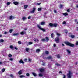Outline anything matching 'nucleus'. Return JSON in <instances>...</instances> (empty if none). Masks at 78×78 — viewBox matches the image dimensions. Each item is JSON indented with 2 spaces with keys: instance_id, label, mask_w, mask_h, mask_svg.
<instances>
[{
  "instance_id": "44",
  "label": "nucleus",
  "mask_w": 78,
  "mask_h": 78,
  "mask_svg": "<svg viewBox=\"0 0 78 78\" xmlns=\"http://www.w3.org/2000/svg\"><path fill=\"white\" fill-rule=\"evenodd\" d=\"M18 43L19 44H20V45H21L22 44L21 43V42H20V41H19L18 42Z\"/></svg>"
},
{
  "instance_id": "38",
  "label": "nucleus",
  "mask_w": 78,
  "mask_h": 78,
  "mask_svg": "<svg viewBox=\"0 0 78 78\" xmlns=\"http://www.w3.org/2000/svg\"><path fill=\"white\" fill-rule=\"evenodd\" d=\"M56 34H57V36H60V35H61V34H59L58 33H57Z\"/></svg>"
},
{
  "instance_id": "50",
  "label": "nucleus",
  "mask_w": 78,
  "mask_h": 78,
  "mask_svg": "<svg viewBox=\"0 0 78 78\" xmlns=\"http://www.w3.org/2000/svg\"><path fill=\"white\" fill-rule=\"evenodd\" d=\"M76 45H78V41L76 42Z\"/></svg>"
},
{
  "instance_id": "56",
  "label": "nucleus",
  "mask_w": 78,
  "mask_h": 78,
  "mask_svg": "<svg viewBox=\"0 0 78 78\" xmlns=\"http://www.w3.org/2000/svg\"><path fill=\"white\" fill-rule=\"evenodd\" d=\"M37 5H41V3H37Z\"/></svg>"
},
{
  "instance_id": "5",
  "label": "nucleus",
  "mask_w": 78,
  "mask_h": 78,
  "mask_svg": "<svg viewBox=\"0 0 78 78\" xmlns=\"http://www.w3.org/2000/svg\"><path fill=\"white\" fill-rule=\"evenodd\" d=\"M55 41L56 43H59V37H56L55 39Z\"/></svg>"
},
{
  "instance_id": "52",
  "label": "nucleus",
  "mask_w": 78,
  "mask_h": 78,
  "mask_svg": "<svg viewBox=\"0 0 78 78\" xmlns=\"http://www.w3.org/2000/svg\"><path fill=\"white\" fill-rule=\"evenodd\" d=\"M67 12H70V9H68L67 10Z\"/></svg>"
},
{
  "instance_id": "63",
  "label": "nucleus",
  "mask_w": 78,
  "mask_h": 78,
  "mask_svg": "<svg viewBox=\"0 0 78 78\" xmlns=\"http://www.w3.org/2000/svg\"><path fill=\"white\" fill-rule=\"evenodd\" d=\"M59 73H62V72L61 71H60Z\"/></svg>"
},
{
  "instance_id": "27",
  "label": "nucleus",
  "mask_w": 78,
  "mask_h": 78,
  "mask_svg": "<svg viewBox=\"0 0 78 78\" xmlns=\"http://www.w3.org/2000/svg\"><path fill=\"white\" fill-rule=\"evenodd\" d=\"M70 37L71 38H75V35H71Z\"/></svg>"
},
{
  "instance_id": "43",
  "label": "nucleus",
  "mask_w": 78,
  "mask_h": 78,
  "mask_svg": "<svg viewBox=\"0 0 78 78\" xmlns=\"http://www.w3.org/2000/svg\"><path fill=\"white\" fill-rule=\"evenodd\" d=\"M13 31V29H10L9 30V32H10V33H12V32Z\"/></svg>"
},
{
  "instance_id": "15",
  "label": "nucleus",
  "mask_w": 78,
  "mask_h": 78,
  "mask_svg": "<svg viewBox=\"0 0 78 78\" xmlns=\"http://www.w3.org/2000/svg\"><path fill=\"white\" fill-rule=\"evenodd\" d=\"M47 58L48 59H53L52 57L51 56H49L48 57H47Z\"/></svg>"
},
{
  "instance_id": "21",
  "label": "nucleus",
  "mask_w": 78,
  "mask_h": 78,
  "mask_svg": "<svg viewBox=\"0 0 78 78\" xmlns=\"http://www.w3.org/2000/svg\"><path fill=\"white\" fill-rule=\"evenodd\" d=\"M19 76L20 78H24V77H25V75H20Z\"/></svg>"
},
{
  "instance_id": "36",
  "label": "nucleus",
  "mask_w": 78,
  "mask_h": 78,
  "mask_svg": "<svg viewBox=\"0 0 78 78\" xmlns=\"http://www.w3.org/2000/svg\"><path fill=\"white\" fill-rule=\"evenodd\" d=\"M57 57L58 58H60L61 57V56H60V55H59L58 54L57 55Z\"/></svg>"
},
{
  "instance_id": "12",
  "label": "nucleus",
  "mask_w": 78,
  "mask_h": 78,
  "mask_svg": "<svg viewBox=\"0 0 78 78\" xmlns=\"http://www.w3.org/2000/svg\"><path fill=\"white\" fill-rule=\"evenodd\" d=\"M40 24L41 25H45V22H41V23Z\"/></svg>"
},
{
  "instance_id": "22",
  "label": "nucleus",
  "mask_w": 78,
  "mask_h": 78,
  "mask_svg": "<svg viewBox=\"0 0 78 78\" xmlns=\"http://www.w3.org/2000/svg\"><path fill=\"white\" fill-rule=\"evenodd\" d=\"M67 51L68 52V53H69V54H70V53H71V52L69 50L67 49Z\"/></svg>"
},
{
  "instance_id": "60",
  "label": "nucleus",
  "mask_w": 78,
  "mask_h": 78,
  "mask_svg": "<svg viewBox=\"0 0 78 78\" xmlns=\"http://www.w3.org/2000/svg\"><path fill=\"white\" fill-rule=\"evenodd\" d=\"M4 34H7V32H5L4 33Z\"/></svg>"
},
{
  "instance_id": "61",
  "label": "nucleus",
  "mask_w": 78,
  "mask_h": 78,
  "mask_svg": "<svg viewBox=\"0 0 78 78\" xmlns=\"http://www.w3.org/2000/svg\"><path fill=\"white\" fill-rule=\"evenodd\" d=\"M67 33H68V32L67 31L65 32L66 34H67Z\"/></svg>"
},
{
  "instance_id": "28",
  "label": "nucleus",
  "mask_w": 78,
  "mask_h": 78,
  "mask_svg": "<svg viewBox=\"0 0 78 78\" xmlns=\"http://www.w3.org/2000/svg\"><path fill=\"white\" fill-rule=\"evenodd\" d=\"M51 36L52 38L54 37V34L53 33H52Z\"/></svg>"
},
{
  "instance_id": "1",
  "label": "nucleus",
  "mask_w": 78,
  "mask_h": 78,
  "mask_svg": "<svg viewBox=\"0 0 78 78\" xmlns=\"http://www.w3.org/2000/svg\"><path fill=\"white\" fill-rule=\"evenodd\" d=\"M64 43L66 45L69 46V47H75V45H74V44H72L68 41L65 42Z\"/></svg>"
},
{
  "instance_id": "20",
  "label": "nucleus",
  "mask_w": 78,
  "mask_h": 78,
  "mask_svg": "<svg viewBox=\"0 0 78 78\" xmlns=\"http://www.w3.org/2000/svg\"><path fill=\"white\" fill-rule=\"evenodd\" d=\"M34 41H35V42H39V40L38 39L36 40V39L34 38Z\"/></svg>"
},
{
  "instance_id": "51",
  "label": "nucleus",
  "mask_w": 78,
  "mask_h": 78,
  "mask_svg": "<svg viewBox=\"0 0 78 78\" xmlns=\"http://www.w3.org/2000/svg\"><path fill=\"white\" fill-rule=\"evenodd\" d=\"M28 60L30 62H31V58H29Z\"/></svg>"
},
{
  "instance_id": "53",
  "label": "nucleus",
  "mask_w": 78,
  "mask_h": 78,
  "mask_svg": "<svg viewBox=\"0 0 78 78\" xmlns=\"http://www.w3.org/2000/svg\"><path fill=\"white\" fill-rule=\"evenodd\" d=\"M9 60H10V61H12L13 60V58H10Z\"/></svg>"
},
{
  "instance_id": "19",
  "label": "nucleus",
  "mask_w": 78,
  "mask_h": 78,
  "mask_svg": "<svg viewBox=\"0 0 78 78\" xmlns=\"http://www.w3.org/2000/svg\"><path fill=\"white\" fill-rule=\"evenodd\" d=\"M63 14L64 16H68V14L67 13H63Z\"/></svg>"
},
{
  "instance_id": "64",
  "label": "nucleus",
  "mask_w": 78,
  "mask_h": 78,
  "mask_svg": "<svg viewBox=\"0 0 78 78\" xmlns=\"http://www.w3.org/2000/svg\"><path fill=\"white\" fill-rule=\"evenodd\" d=\"M42 65H43V66H45V63H43Z\"/></svg>"
},
{
  "instance_id": "40",
  "label": "nucleus",
  "mask_w": 78,
  "mask_h": 78,
  "mask_svg": "<svg viewBox=\"0 0 78 78\" xmlns=\"http://www.w3.org/2000/svg\"><path fill=\"white\" fill-rule=\"evenodd\" d=\"M66 21H63L62 23V24H63V25H66Z\"/></svg>"
},
{
  "instance_id": "59",
  "label": "nucleus",
  "mask_w": 78,
  "mask_h": 78,
  "mask_svg": "<svg viewBox=\"0 0 78 78\" xmlns=\"http://www.w3.org/2000/svg\"><path fill=\"white\" fill-rule=\"evenodd\" d=\"M24 60L25 61H27V58H25L24 59Z\"/></svg>"
},
{
  "instance_id": "31",
  "label": "nucleus",
  "mask_w": 78,
  "mask_h": 78,
  "mask_svg": "<svg viewBox=\"0 0 78 78\" xmlns=\"http://www.w3.org/2000/svg\"><path fill=\"white\" fill-rule=\"evenodd\" d=\"M40 50H40V49H38L36 50V52H39V51H40Z\"/></svg>"
},
{
  "instance_id": "57",
  "label": "nucleus",
  "mask_w": 78,
  "mask_h": 78,
  "mask_svg": "<svg viewBox=\"0 0 78 78\" xmlns=\"http://www.w3.org/2000/svg\"><path fill=\"white\" fill-rule=\"evenodd\" d=\"M75 22H77V19H75Z\"/></svg>"
},
{
  "instance_id": "3",
  "label": "nucleus",
  "mask_w": 78,
  "mask_h": 78,
  "mask_svg": "<svg viewBox=\"0 0 78 78\" xmlns=\"http://www.w3.org/2000/svg\"><path fill=\"white\" fill-rule=\"evenodd\" d=\"M72 73L71 72V71H69V73L67 74V76L68 78H72Z\"/></svg>"
},
{
  "instance_id": "42",
  "label": "nucleus",
  "mask_w": 78,
  "mask_h": 78,
  "mask_svg": "<svg viewBox=\"0 0 78 78\" xmlns=\"http://www.w3.org/2000/svg\"><path fill=\"white\" fill-rule=\"evenodd\" d=\"M8 57H12V55L11 54H10L8 55Z\"/></svg>"
},
{
  "instance_id": "39",
  "label": "nucleus",
  "mask_w": 78,
  "mask_h": 78,
  "mask_svg": "<svg viewBox=\"0 0 78 78\" xmlns=\"http://www.w3.org/2000/svg\"><path fill=\"white\" fill-rule=\"evenodd\" d=\"M39 76L42 77L43 76V75L41 73H40L39 75Z\"/></svg>"
},
{
  "instance_id": "47",
  "label": "nucleus",
  "mask_w": 78,
  "mask_h": 78,
  "mask_svg": "<svg viewBox=\"0 0 78 78\" xmlns=\"http://www.w3.org/2000/svg\"><path fill=\"white\" fill-rule=\"evenodd\" d=\"M28 20H30L31 19V16L28 17Z\"/></svg>"
},
{
  "instance_id": "29",
  "label": "nucleus",
  "mask_w": 78,
  "mask_h": 78,
  "mask_svg": "<svg viewBox=\"0 0 78 78\" xmlns=\"http://www.w3.org/2000/svg\"><path fill=\"white\" fill-rule=\"evenodd\" d=\"M11 4V2H8L7 3V6H9V5H10Z\"/></svg>"
},
{
  "instance_id": "30",
  "label": "nucleus",
  "mask_w": 78,
  "mask_h": 78,
  "mask_svg": "<svg viewBox=\"0 0 78 78\" xmlns=\"http://www.w3.org/2000/svg\"><path fill=\"white\" fill-rule=\"evenodd\" d=\"M10 48H11V49H12V50H13V49H14V47H13V46H12V45L10 46Z\"/></svg>"
},
{
  "instance_id": "46",
  "label": "nucleus",
  "mask_w": 78,
  "mask_h": 78,
  "mask_svg": "<svg viewBox=\"0 0 78 78\" xmlns=\"http://www.w3.org/2000/svg\"><path fill=\"white\" fill-rule=\"evenodd\" d=\"M63 78H66V75H65L64 74H63Z\"/></svg>"
},
{
  "instance_id": "4",
  "label": "nucleus",
  "mask_w": 78,
  "mask_h": 78,
  "mask_svg": "<svg viewBox=\"0 0 78 78\" xmlns=\"http://www.w3.org/2000/svg\"><path fill=\"white\" fill-rule=\"evenodd\" d=\"M37 27L39 28V29H40V30H42V31H43V32H45L46 30L45 29H43V28L41 27V26H40V25H37Z\"/></svg>"
},
{
  "instance_id": "49",
  "label": "nucleus",
  "mask_w": 78,
  "mask_h": 78,
  "mask_svg": "<svg viewBox=\"0 0 78 78\" xmlns=\"http://www.w3.org/2000/svg\"><path fill=\"white\" fill-rule=\"evenodd\" d=\"M54 47H56V44H54V45H53Z\"/></svg>"
},
{
  "instance_id": "34",
  "label": "nucleus",
  "mask_w": 78,
  "mask_h": 78,
  "mask_svg": "<svg viewBox=\"0 0 78 78\" xmlns=\"http://www.w3.org/2000/svg\"><path fill=\"white\" fill-rule=\"evenodd\" d=\"M29 45H32L33 44V42H30L28 43Z\"/></svg>"
},
{
  "instance_id": "13",
  "label": "nucleus",
  "mask_w": 78,
  "mask_h": 78,
  "mask_svg": "<svg viewBox=\"0 0 78 78\" xmlns=\"http://www.w3.org/2000/svg\"><path fill=\"white\" fill-rule=\"evenodd\" d=\"M13 4H14V5H17L19 4V2H13Z\"/></svg>"
},
{
  "instance_id": "2",
  "label": "nucleus",
  "mask_w": 78,
  "mask_h": 78,
  "mask_svg": "<svg viewBox=\"0 0 78 78\" xmlns=\"http://www.w3.org/2000/svg\"><path fill=\"white\" fill-rule=\"evenodd\" d=\"M49 25L50 27H57L58 26V24L56 23L53 24L52 23H50L49 24Z\"/></svg>"
},
{
  "instance_id": "32",
  "label": "nucleus",
  "mask_w": 78,
  "mask_h": 78,
  "mask_svg": "<svg viewBox=\"0 0 78 78\" xmlns=\"http://www.w3.org/2000/svg\"><path fill=\"white\" fill-rule=\"evenodd\" d=\"M41 10H42V8H40L38 9V11H41Z\"/></svg>"
},
{
  "instance_id": "11",
  "label": "nucleus",
  "mask_w": 78,
  "mask_h": 78,
  "mask_svg": "<svg viewBox=\"0 0 78 78\" xmlns=\"http://www.w3.org/2000/svg\"><path fill=\"white\" fill-rule=\"evenodd\" d=\"M18 73L19 75H22V71L20 70L18 72Z\"/></svg>"
},
{
  "instance_id": "41",
  "label": "nucleus",
  "mask_w": 78,
  "mask_h": 78,
  "mask_svg": "<svg viewBox=\"0 0 78 78\" xmlns=\"http://www.w3.org/2000/svg\"><path fill=\"white\" fill-rule=\"evenodd\" d=\"M0 41L1 42H4V40L1 39L0 40Z\"/></svg>"
},
{
  "instance_id": "48",
  "label": "nucleus",
  "mask_w": 78,
  "mask_h": 78,
  "mask_svg": "<svg viewBox=\"0 0 78 78\" xmlns=\"http://www.w3.org/2000/svg\"><path fill=\"white\" fill-rule=\"evenodd\" d=\"M45 53H46V54H48V53H49L48 51H45Z\"/></svg>"
},
{
  "instance_id": "16",
  "label": "nucleus",
  "mask_w": 78,
  "mask_h": 78,
  "mask_svg": "<svg viewBox=\"0 0 78 78\" xmlns=\"http://www.w3.org/2000/svg\"><path fill=\"white\" fill-rule=\"evenodd\" d=\"M45 39H46V42H48V41H49V40H50L49 39V38H48L47 37H45Z\"/></svg>"
},
{
  "instance_id": "18",
  "label": "nucleus",
  "mask_w": 78,
  "mask_h": 78,
  "mask_svg": "<svg viewBox=\"0 0 78 78\" xmlns=\"http://www.w3.org/2000/svg\"><path fill=\"white\" fill-rule=\"evenodd\" d=\"M32 75L34 76H37V74L35 73H34V72H33L32 73Z\"/></svg>"
},
{
  "instance_id": "25",
  "label": "nucleus",
  "mask_w": 78,
  "mask_h": 78,
  "mask_svg": "<svg viewBox=\"0 0 78 78\" xmlns=\"http://www.w3.org/2000/svg\"><path fill=\"white\" fill-rule=\"evenodd\" d=\"M10 77H11V78H14V76H13L12 74H10Z\"/></svg>"
},
{
  "instance_id": "10",
  "label": "nucleus",
  "mask_w": 78,
  "mask_h": 78,
  "mask_svg": "<svg viewBox=\"0 0 78 78\" xmlns=\"http://www.w3.org/2000/svg\"><path fill=\"white\" fill-rule=\"evenodd\" d=\"M19 33H14L13 34V36H19Z\"/></svg>"
},
{
  "instance_id": "23",
  "label": "nucleus",
  "mask_w": 78,
  "mask_h": 78,
  "mask_svg": "<svg viewBox=\"0 0 78 78\" xmlns=\"http://www.w3.org/2000/svg\"><path fill=\"white\" fill-rule=\"evenodd\" d=\"M30 50V49L29 48H26V51H27V52H28V51H29V50Z\"/></svg>"
},
{
  "instance_id": "35",
  "label": "nucleus",
  "mask_w": 78,
  "mask_h": 78,
  "mask_svg": "<svg viewBox=\"0 0 78 78\" xmlns=\"http://www.w3.org/2000/svg\"><path fill=\"white\" fill-rule=\"evenodd\" d=\"M27 19V18H26L25 17H22V19L23 20H24L25 19Z\"/></svg>"
},
{
  "instance_id": "26",
  "label": "nucleus",
  "mask_w": 78,
  "mask_h": 78,
  "mask_svg": "<svg viewBox=\"0 0 78 78\" xmlns=\"http://www.w3.org/2000/svg\"><path fill=\"white\" fill-rule=\"evenodd\" d=\"M62 7H63V6L62 5V4H60L59 7V8H60V9H61V8H62Z\"/></svg>"
},
{
  "instance_id": "24",
  "label": "nucleus",
  "mask_w": 78,
  "mask_h": 78,
  "mask_svg": "<svg viewBox=\"0 0 78 78\" xmlns=\"http://www.w3.org/2000/svg\"><path fill=\"white\" fill-rule=\"evenodd\" d=\"M45 41H46V40L45 38L42 39L41 40V41H42L43 42H45Z\"/></svg>"
},
{
  "instance_id": "17",
  "label": "nucleus",
  "mask_w": 78,
  "mask_h": 78,
  "mask_svg": "<svg viewBox=\"0 0 78 78\" xmlns=\"http://www.w3.org/2000/svg\"><path fill=\"white\" fill-rule=\"evenodd\" d=\"M28 6V5H24V9H27V7Z\"/></svg>"
},
{
  "instance_id": "58",
  "label": "nucleus",
  "mask_w": 78,
  "mask_h": 78,
  "mask_svg": "<svg viewBox=\"0 0 78 78\" xmlns=\"http://www.w3.org/2000/svg\"><path fill=\"white\" fill-rule=\"evenodd\" d=\"M3 64V63L1 62V61H0V64Z\"/></svg>"
},
{
  "instance_id": "7",
  "label": "nucleus",
  "mask_w": 78,
  "mask_h": 78,
  "mask_svg": "<svg viewBox=\"0 0 78 78\" xmlns=\"http://www.w3.org/2000/svg\"><path fill=\"white\" fill-rule=\"evenodd\" d=\"M15 19V17L11 15L9 16V20H13V19Z\"/></svg>"
},
{
  "instance_id": "54",
  "label": "nucleus",
  "mask_w": 78,
  "mask_h": 78,
  "mask_svg": "<svg viewBox=\"0 0 78 78\" xmlns=\"http://www.w3.org/2000/svg\"><path fill=\"white\" fill-rule=\"evenodd\" d=\"M54 13H57V12L56 10H54Z\"/></svg>"
},
{
  "instance_id": "37",
  "label": "nucleus",
  "mask_w": 78,
  "mask_h": 78,
  "mask_svg": "<svg viewBox=\"0 0 78 78\" xmlns=\"http://www.w3.org/2000/svg\"><path fill=\"white\" fill-rule=\"evenodd\" d=\"M5 70H6V69L4 68H3L2 69V72H5Z\"/></svg>"
},
{
  "instance_id": "6",
  "label": "nucleus",
  "mask_w": 78,
  "mask_h": 78,
  "mask_svg": "<svg viewBox=\"0 0 78 78\" xmlns=\"http://www.w3.org/2000/svg\"><path fill=\"white\" fill-rule=\"evenodd\" d=\"M39 70L40 72H45V69L42 68H40Z\"/></svg>"
},
{
  "instance_id": "55",
  "label": "nucleus",
  "mask_w": 78,
  "mask_h": 78,
  "mask_svg": "<svg viewBox=\"0 0 78 78\" xmlns=\"http://www.w3.org/2000/svg\"><path fill=\"white\" fill-rule=\"evenodd\" d=\"M15 50H18V48L16 47H15Z\"/></svg>"
},
{
  "instance_id": "45",
  "label": "nucleus",
  "mask_w": 78,
  "mask_h": 78,
  "mask_svg": "<svg viewBox=\"0 0 78 78\" xmlns=\"http://www.w3.org/2000/svg\"><path fill=\"white\" fill-rule=\"evenodd\" d=\"M26 76H30V74H29V73H27V74H26Z\"/></svg>"
},
{
  "instance_id": "33",
  "label": "nucleus",
  "mask_w": 78,
  "mask_h": 78,
  "mask_svg": "<svg viewBox=\"0 0 78 78\" xmlns=\"http://www.w3.org/2000/svg\"><path fill=\"white\" fill-rule=\"evenodd\" d=\"M55 65L57 66H61V64L59 63H56L55 64Z\"/></svg>"
},
{
  "instance_id": "14",
  "label": "nucleus",
  "mask_w": 78,
  "mask_h": 78,
  "mask_svg": "<svg viewBox=\"0 0 78 78\" xmlns=\"http://www.w3.org/2000/svg\"><path fill=\"white\" fill-rule=\"evenodd\" d=\"M20 63V64H24V62L22 61V60L21 59L19 61Z\"/></svg>"
},
{
  "instance_id": "8",
  "label": "nucleus",
  "mask_w": 78,
  "mask_h": 78,
  "mask_svg": "<svg viewBox=\"0 0 78 78\" xmlns=\"http://www.w3.org/2000/svg\"><path fill=\"white\" fill-rule=\"evenodd\" d=\"M35 10H36V8H33L32 11H30V12L31 14L33 13H34Z\"/></svg>"
},
{
  "instance_id": "62",
  "label": "nucleus",
  "mask_w": 78,
  "mask_h": 78,
  "mask_svg": "<svg viewBox=\"0 0 78 78\" xmlns=\"http://www.w3.org/2000/svg\"><path fill=\"white\" fill-rule=\"evenodd\" d=\"M62 46H63V47H64V46H65V45H64V44H62Z\"/></svg>"
},
{
  "instance_id": "9",
  "label": "nucleus",
  "mask_w": 78,
  "mask_h": 78,
  "mask_svg": "<svg viewBox=\"0 0 78 78\" xmlns=\"http://www.w3.org/2000/svg\"><path fill=\"white\" fill-rule=\"evenodd\" d=\"M21 35H25L26 34V32L25 31H23L20 33Z\"/></svg>"
}]
</instances>
